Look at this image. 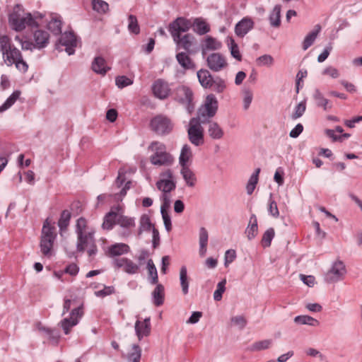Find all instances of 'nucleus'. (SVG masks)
<instances>
[{"label":"nucleus","mask_w":362,"mask_h":362,"mask_svg":"<svg viewBox=\"0 0 362 362\" xmlns=\"http://www.w3.org/2000/svg\"><path fill=\"white\" fill-rule=\"evenodd\" d=\"M191 27L190 21L183 17L177 18L170 23L168 31L176 45L177 50L183 49L189 54L194 53L191 48L194 45V37L191 34L181 35L182 33L187 32Z\"/></svg>","instance_id":"nucleus-1"},{"label":"nucleus","mask_w":362,"mask_h":362,"mask_svg":"<svg viewBox=\"0 0 362 362\" xmlns=\"http://www.w3.org/2000/svg\"><path fill=\"white\" fill-rule=\"evenodd\" d=\"M95 230L89 226L86 218H79L76 224V233L77 235L76 250L83 252L86 250L89 256H93L97 252L95 243L94 234Z\"/></svg>","instance_id":"nucleus-2"},{"label":"nucleus","mask_w":362,"mask_h":362,"mask_svg":"<svg viewBox=\"0 0 362 362\" xmlns=\"http://www.w3.org/2000/svg\"><path fill=\"white\" fill-rule=\"evenodd\" d=\"M42 17V14L39 13L33 16L26 12L21 5L16 4L8 15V24L12 30L21 32L27 27H37L36 19Z\"/></svg>","instance_id":"nucleus-3"},{"label":"nucleus","mask_w":362,"mask_h":362,"mask_svg":"<svg viewBox=\"0 0 362 362\" xmlns=\"http://www.w3.org/2000/svg\"><path fill=\"white\" fill-rule=\"evenodd\" d=\"M0 51L7 66L15 64L20 71L25 72L28 70V66L23 59L20 50L11 44L10 37L6 35L0 34Z\"/></svg>","instance_id":"nucleus-4"},{"label":"nucleus","mask_w":362,"mask_h":362,"mask_svg":"<svg viewBox=\"0 0 362 362\" xmlns=\"http://www.w3.org/2000/svg\"><path fill=\"white\" fill-rule=\"evenodd\" d=\"M148 151L151 153L149 160L153 165L168 167L174 162V158L167 151L165 145L160 141L151 142L148 147Z\"/></svg>","instance_id":"nucleus-5"},{"label":"nucleus","mask_w":362,"mask_h":362,"mask_svg":"<svg viewBox=\"0 0 362 362\" xmlns=\"http://www.w3.org/2000/svg\"><path fill=\"white\" fill-rule=\"evenodd\" d=\"M56 237L54 226L51 225L48 218L46 219L42 226L40 244V251L43 255L48 257L52 255V247Z\"/></svg>","instance_id":"nucleus-6"},{"label":"nucleus","mask_w":362,"mask_h":362,"mask_svg":"<svg viewBox=\"0 0 362 362\" xmlns=\"http://www.w3.org/2000/svg\"><path fill=\"white\" fill-rule=\"evenodd\" d=\"M202 122L194 117L189 120L187 134L189 141L196 146L202 145L204 142V129L202 127Z\"/></svg>","instance_id":"nucleus-7"},{"label":"nucleus","mask_w":362,"mask_h":362,"mask_svg":"<svg viewBox=\"0 0 362 362\" xmlns=\"http://www.w3.org/2000/svg\"><path fill=\"white\" fill-rule=\"evenodd\" d=\"M217 110L218 100L213 94H210L206 97L204 106L199 109L198 116L195 118L206 123L216 115Z\"/></svg>","instance_id":"nucleus-8"},{"label":"nucleus","mask_w":362,"mask_h":362,"mask_svg":"<svg viewBox=\"0 0 362 362\" xmlns=\"http://www.w3.org/2000/svg\"><path fill=\"white\" fill-rule=\"evenodd\" d=\"M156 185L158 189L162 192H170L175 190L176 181L172 170L166 169L161 172Z\"/></svg>","instance_id":"nucleus-9"},{"label":"nucleus","mask_w":362,"mask_h":362,"mask_svg":"<svg viewBox=\"0 0 362 362\" xmlns=\"http://www.w3.org/2000/svg\"><path fill=\"white\" fill-rule=\"evenodd\" d=\"M151 128L158 135L168 134L173 128V124L171 120L162 115L154 117L151 120Z\"/></svg>","instance_id":"nucleus-10"},{"label":"nucleus","mask_w":362,"mask_h":362,"mask_svg":"<svg viewBox=\"0 0 362 362\" xmlns=\"http://www.w3.org/2000/svg\"><path fill=\"white\" fill-rule=\"evenodd\" d=\"M76 37L73 32H65L61 36L59 42L56 44V49L59 52L63 51V47H65L64 51L69 54H74L75 47H76Z\"/></svg>","instance_id":"nucleus-11"},{"label":"nucleus","mask_w":362,"mask_h":362,"mask_svg":"<svg viewBox=\"0 0 362 362\" xmlns=\"http://www.w3.org/2000/svg\"><path fill=\"white\" fill-rule=\"evenodd\" d=\"M83 315V305H80L71 311L69 317H65L60 322L59 324L65 334H69L71 329L79 322Z\"/></svg>","instance_id":"nucleus-12"},{"label":"nucleus","mask_w":362,"mask_h":362,"mask_svg":"<svg viewBox=\"0 0 362 362\" xmlns=\"http://www.w3.org/2000/svg\"><path fill=\"white\" fill-rule=\"evenodd\" d=\"M345 274V265L341 261H337L326 274L325 279L327 282H337L342 279Z\"/></svg>","instance_id":"nucleus-13"},{"label":"nucleus","mask_w":362,"mask_h":362,"mask_svg":"<svg viewBox=\"0 0 362 362\" xmlns=\"http://www.w3.org/2000/svg\"><path fill=\"white\" fill-rule=\"evenodd\" d=\"M206 63L208 67L215 72L223 70L228 65L225 57L218 52L209 54L206 58Z\"/></svg>","instance_id":"nucleus-14"},{"label":"nucleus","mask_w":362,"mask_h":362,"mask_svg":"<svg viewBox=\"0 0 362 362\" xmlns=\"http://www.w3.org/2000/svg\"><path fill=\"white\" fill-rule=\"evenodd\" d=\"M112 263L117 268H123V270L129 274L138 273L140 268L139 264L126 257L115 258Z\"/></svg>","instance_id":"nucleus-15"},{"label":"nucleus","mask_w":362,"mask_h":362,"mask_svg":"<svg viewBox=\"0 0 362 362\" xmlns=\"http://www.w3.org/2000/svg\"><path fill=\"white\" fill-rule=\"evenodd\" d=\"M134 329L139 340H141L144 337H148L151 330V318L149 317H146L143 321L137 320L135 322Z\"/></svg>","instance_id":"nucleus-16"},{"label":"nucleus","mask_w":362,"mask_h":362,"mask_svg":"<svg viewBox=\"0 0 362 362\" xmlns=\"http://www.w3.org/2000/svg\"><path fill=\"white\" fill-rule=\"evenodd\" d=\"M152 91L155 97L163 100L169 95L170 88L165 81L158 79L152 85Z\"/></svg>","instance_id":"nucleus-17"},{"label":"nucleus","mask_w":362,"mask_h":362,"mask_svg":"<svg viewBox=\"0 0 362 362\" xmlns=\"http://www.w3.org/2000/svg\"><path fill=\"white\" fill-rule=\"evenodd\" d=\"M255 25V23L250 17H245L240 21L235 26V33L237 36L243 37L247 35Z\"/></svg>","instance_id":"nucleus-18"},{"label":"nucleus","mask_w":362,"mask_h":362,"mask_svg":"<svg viewBox=\"0 0 362 362\" xmlns=\"http://www.w3.org/2000/svg\"><path fill=\"white\" fill-rule=\"evenodd\" d=\"M117 224L124 230L121 233L122 237H128L131 234L132 228L135 227V218L122 214H118Z\"/></svg>","instance_id":"nucleus-19"},{"label":"nucleus","mask_w":362,"mask_h":362,"mask_svg":"<svg viewBox=\"0 0 362 362\" xmlns=\"http://www.w3.org/2000/svg\"><path fill=\"white\" fill-rule=\"evenodd\" d=\"M206 123H208L207 132L211 139L219 140L223 137L224 131L218 122L208 120Z\"/></svg>","instance_id":"nucleus-20"},{"label":"nucleus","mask_w":362,"mask_h":362,"mask_svg":"<svg viewBox=\"0 0 362 362\" xmlns=\"http://www.w3.org/2000/svg\"><path fill=\"white\" fill-rule=\"evenodd\" d=\"M33 38L36 49H40L47 46L49 35L45 30H37L34 33Z\"/></svg>","instance_id":"nucleus-21"},{"label":"nucleus","mask_w":362,"mask_h":362,"mask_svg":"<svg viewBox=\"0 0 362 362\" xmlns=\"http://www.w3.org/2000/svg\"><path fill=\"white\" fill-rule=\"evenodd\" d=\"M92 70L98 74L105 75L110 67L107 65L106 61L100 56L94 58L92 64Z\"/></svg>","instance_id":"nucleus-22"},{"label":"nucleus","mask_w":362,"mask_h":362,"mask_svg":"<svg viewBox=\"0 0 362 362\" xmlns=\"http://www.w3.org/2000/svg\"><path fill=\"white\" fill-rule=\"evenodd\" d=\"M180 174L187 187H194L196 185L197 177L189 166L181 167Z\"/></svg>","instance_id":"nucleus-23"},{"label":"nucleus","mask_w":362,"mask_h":362,"mask_svg":"<svg viewBox=\"0 0 362 362\" xmlns=\"http://www.w3.org/2000/svg\"><path fill=\"white\" fill-rule=\"evenodd\" d=\"M188 52H178L175 57L178 64L185 69H195L196 66L192 59L189 57Z\"/></svg>","instance_id":"nucleus-24"},{"label":"nucleus","mask_w":362,"mask_h":362,"mask_svg":"<svg viewBox=\"0 0 362 362\" xmlns=\"http://www.w3.org/2000/svg\"><path fill=\"white\" fill-rule=\"evenodd\" d=\"M177 99L182 104H189L192 100V90L186 86L179 87L177 90Z\"/></svg>","instance_id":"nucleus-25"},{"label":"nucleus","mask_w":362,"mask_h":362,"mask_svg":"<svg viewBox=\"0 0 362 362\" xmlns=\"http://www.w3.org/2000/svg\"><path fill=\"white\" fill-rule=\"evenodd\" d=\"M313 98L315 101L316 105L317 107L323 108L324 110L327 111L330 110L332 107L330 101L325 98L323 94L320 92L319 89H315Z\"/></svg>","instance_id":"nucleus-26"},{"label":"nucleus","mask_w":362,"mask_h":362,"mask_svg":"<svg viewBox=\"0 0 362 362\" xmlns=\"http://www.w3.org/2000/svg\"><path fill=\"white\" fill-rule=\"evenodd\" d=\"M192 156L193 155L191 147L187 144L184 145L181 149L179 156V164L180 165V167L189 166V163L191 162Z\"/></svg>","instance_id":"nucleus-27"},{"label":"nucleus","mask_w":362,"mask_h":362,"mask_svg":"<svg viewBox=\"0 0 362 362\" xmlns=\"http://www.w3.org/2000/svg\"><path fill=\"white\" fill-rule=\"evenodd\" d=\"M197 78L201 86L204 88H211V82L214 78L206 69H200L197 73Z\"/></svg>","instance_id":"nucleus-28"},{"label":"nucleus","mask_w":362,"mask_h":362,"mask_svg":"<svg viewBox=\"0 0 362 362\" xmlns=\"http://www.w3.org/2000/svg\"><path fill=\"white\" fill-rule=\"evenodd\" d=\"M156 285V286L151 293L152 301L156 306H160L164 302V286L158 283Z\"/></svg>","instance_id":"nucleus-29"},{"label":"nucleus","mask_w":362,"mask_h":362,"mask_svg":"<svg viewBox=\"0 0 362 362\" xmlns=\"http://www.w3.org/2000/svg\"><path fill=\"white\" fill-rule=\"evenodd\" d=\"M129 247L125 243H115L108 248L109 255L111 257L119 256L128 253Z\"/></svg>","instance_id":"nucleus-30"},{"label":"nucleus","mask_w":362,"mask_h":362,"mask_svg":"<svg viewBox=\"0 0 362 362\" xmlns=\"http://www.w3.org/2000/svg\"><path fill=\"white\" fill-rule=\"evenodd\" d=\"M118 214L110 211L108 212L104 217L103 223L102 224V228L104 230H111L113 226L117 224Z\"/></svg>","instance_id":"nucleus-31"},{"label":"nucleus","mask_w":362,"mask_h":362,"mask_svg":"<svg viewBox=\"0 0 362 362\" xmlns=\"http://www.w3.org/2000/svg\"><path fill=\"white\" fill-rule=\"evenodd\" d=\"M192 26L193 30L200 35H204L210 30L209 25L202 18H195Z\"/></svg>","instance_id":"nucleus-32"},{"label":"nucleus","mask_w":362,"mask_h":362,"mask_svg":"<svg viewBox=\"0 0 362 362\" xmlns=\"http://www.w3.org/2000/svg\"><path fill=\"white\" fill-rule=\"evenodd\" d=\"M258 227H257V221L255 215L252 214L250 216V223L245 230V234L248 238V240H251L253 239L257 234Z\"/></svg>","instance_id":"nucleus-33"},{"label":"nucleus","mask_w":362,"mask_h":362,"mask_svg":"<svg viewBox=\"0 0 362 362\" xmlns=\"http://www.w3.org/2000/svg\"><path fill=\"white\" fill-rule=\"evenodd\" d=\"M281 6L276 5L272 11L269 20L271 26L278 28L281 25Z\"/></svg>","instance_id":"nucleus-34"},{"label":"nucleus","mask_w":362,"mask_h":362,"mask_svg":"<svg viewBox=\"0 0 362 362\" xmlns=\"http://www.w3.org/2000/svg\"><path fill=\"white\" fill-rule=\"evenodd\" d=\"M260 171L261 169L259 168L255 169V172L250 177L246 185V191L247 194L250 195L253 193L259 180V174Z\"/></svg>","instance_id":"nucleus-35"},{"label":"nucleus","mask_w":362,"mask_h":362,"mask_svg":"<svg viewBox=\"0 0 362 362\" xmlns=\"http://www.w3.org/2000/svg\"><path fill=\"white\" fill-rule=\"evenodd\" d=\"M147 269L150 284L153 285L157 284V283H158V272L151 259H149L147 262Z\"/></svg>","instance_id":"nucleus-36"},{"label":"nucleus","mask_w":362,"mask_h":362,"mask_svg":"<svg viewBox=\"0 0 362 362\" xmlns=\"http://www.w3.org/2000/svg\"><path fill=\"white\" fill-rule=\"evenodd\" d=\"M273 341L272 339H264L261 341H257L251 344L248 350L250 351H260L262 350H266L270 348Z\"/></svg>","instance_id":"nucleus-37"},{"label":"nucleus","mask_w":362,"mask_h":362,"mask_svg":"<svg viewBox=\"0 0 362 362\" xmlns=\"http://www.w3.org/2000/svg\"><path fill=\"white\" fill-rule=\"evenodd\" d=\"M294 322L298 325H308L313 327H317L320 322L309 315H298L294 318Z\"/></svg>","instance_id":"nucleus-38"},{"label":"nucleus","mask_w":362,"mask_h":362,"mask_svg":"<svg viewBox=\"0 0 362 362\" xmlns=\"http://www.w3.org/2000/svg\"><path fill=\"white\" fill-rule=\"evenodd\" d=\"M180 281L183 294H187L189 291V280L187 276V270L185 266H182L180 268Z\"/></svg>","instance_id":"nucleus-39"},{"label":"nucleus","mask_w":362,"mask_h":362,"mask_svg":"<svg viewBox=\"0 0 362 362\" xmlns=\"http://www.w3.org/2000/svg\"><path fill=\"white\" fill-rule=\"evenodd\" d=\"M226 44L230 49L232 57L238 61H241L242 56L240 53L238 45L235 42L234 39L232 37H228L226 38Z\"/></svg>","instance_id":"nucleus-40"},{"label":"nucleus","mask_w":362,"mask_h":362,"mask_svg":"<svg viewBox=\"0 0 362 362\" xmlns=\"http://www.w3.org/2000/svg\"><path fill=\"white\" fill-rule=\"evenodd\" d=\"M62 20L59 16H53L48 22L47 28L54 35H59L62 32Z\"/></svg>","instance_id":"nucleus-41"},{"label":"nucleus","mask_w":362,"mask_h":362,"mask_svg":"<svg viewBox=\"0 0 362 362\" xmlns=\"http://www.w3.org/2000/svg\"><path fill=\"white\" fill-rule=\"evenodd\" d=\"M221 42L218 41L216 39L208 36L204 40V45L202 47L203 54L205 49L208 50H217L221 47Z\"/></svg>","instance_id":"nucleus-42"},{"label":"nucleus","mask_w":362,"mask_h":362,"mask_svg":"<svg viewBox=\"0 0 362 362\" xmlns=\"http://www.w3.org/2000/svg\"><path fill=\"white\" fill-rule=\"evenodd\" d=\"M20 90H15L5 101V103L0 106V112H4L10 108L21 95Z\"/></svg>","instance_id":"nucleus-43"},{"label":"nucleus","mask_w":362,"mask_h":362,"mask_svg":"<svg viewBox=\"0 0 362 362\" xmlns=\"http://www.w3.org/2000/svg\"><path fill=\"white\" fill-rule=\"evenodd\" d=\"M71 219V213L68 210H64L58 221V226L61 232L65 230L69 224Z\"/></svg>","instance_id":"nucleus-44"},{"label":"nucleus","mask_w":362,"mask_h":362,"mask_svg":"<svg viewBox=\"0 0 362 362\" xmlns=\"http://www.w3.org/2000/svg\"><path fill=\"white\" fill-rule=\"evenodd\" d=\"M211 88L216 93H223L226 88V83L225 80L219 76L215 77L211 82Z\"/></svg>","instance_id":"nucleus-45"},{"label":"nucleus","mask_w":362,"mask_h":362,"mask_svg":"<svg viewBox=\"0 0 362 362\" xmlns=\"http://www.w3.org/2000/svg\"><path fill=\"white\" fill-rule=\"evenodd\" d=\"M140 226L139 229V234H141L144 231H148L154 228L151 223L150 218L148 215H142L140 218Z\"/></svg>","instance_id":"nucleus-46"},{"label":"nucleus","mask_w":362,"mask_h":362,"mask_svg":"<svg viewBox=\"0 0 362 362\" xmlns=\"http://www.w3.org/2000/svg\"><path fill=\"white\" fill-rule=\"evenodd\" d=\"M319 30H313L309 33L305 37L303 42V49H308L315 41Z\"/></svg>","instance_id":"nucleus-47"},{"label":"nucleus","mask_w":362,"mask_h":362,"mask_svg":"<svg viewBox=\"0 0 362 362\" xmlns=\"http://www.w3.org/2000/svg\"><path fill=\"white\" fill-rule=\"evenodd\" d=\"M243 93V103L244 110H247L252 103L253 98V93L250 88H243L242 90Z\"/></svg>","instance_id":"nucleus-48"},{"label":"nucleus","mask_w":362,"mask_h":362,"mask_svg":"<svg viewBox=\"0 0 362 362\" xmlns=\"http://www.w3.org/2000/svg\"><path fill=\"white\" fill-rule=\"evenodd\" d=\"M92 5L93 9L100 13H105L109 9L108 4L103 0H93Z\"/></svg>","instance_id":"nucleus-49"},{"label":"nucleus","mask_w":362,"mask_h":362,"mask_svg":"<svg viewBox=\"0 0 362 362\" xmlns=\"http://www.w3.org/2000/svg\"><path fill=\"white\" fill-rule=\"evenodd\" d=\"M256 63L259 66H271L274 63V59L270 54H263L256 59Z\"/></svg>","instance_id":"nucleus-50"},{"label":"nucleus","mask_w":362,"mask_h":362,"mask_svg":"<svg viewBox=\"0 0 362 362\" xmlns=\"http://www.w3.org/2000/svg\"><path fill=\"white\" fill-rule=\"evenodd\" d=\"M128 30L130 33L134 34H139L140 28L138 24L137 18L134 15H129L128 17Z\"/></svg>","instance_id":"nucleus-51"},{"label":"nucleus","mask_w":362,"mask_h":362,"mask_svg":"<svg viewBox=\"0 0 362 362\" xmlns=\"http://www.w3.org/2000/svg\"><path fill=\"white\" fill-rule=\"evenodd\" d=\"M226 279H223L218 283L216 289L214 293V299L216 301H219L222 298L223 293L226 291Z\"/></svg>","instance_id":"nucleus-52"},{"label":"nucleus","mask_w":362,"mask_h":362,"mask_svg":"<svg viewBox=\"0 0 362 362\" xmlns=\"http://www.w3.org/2000/svg\"><path fill=\"white\" fill-rule=\"evenodd\" d=\"M133 79L126 76H119L115 78V84L119 88H124L133 84Z\"/></svg>","instance_id":"nucleus-53"},{"label":"nucleus","mask_w":362,"mask_h":362,"mask_svg":"<svg viewBox=\"0 0 362 362\" xmlns=\"http://www.w3.org/2000/svg\"><path fill=\"white\" fill-rule=\"evenodd\" d=\"M133 351L128 355L129 362H140L141 356V350L138 345L134 344L132 346Z\"/></svg>","instance_id":"nucleus-54"},{"label":"nucleus","mask_w":362,"mask_h":362,"mask_svg":"<svg viewBox=\"0 0 362 362\" xmlns=\"http://www.w3.org/2000/svg\"><path fill=\"white\" fill-rule=\"evenodd\" d=\"M306 110V103L305 101H301L295 107L294 112L291 115L293 119H297L298 118L302 117Z\"/></svg>","instance_id":"nucleus-55"},{"label":"nucleus","mask_w":362,"mask_h":362,"mask_svg":"<svg viewBox=\"0 0 362 362\" xmlns=\"http://www.w3.org/2000/svg\"><path fill=\"white\" fill-rule=\"evenodd\" d=\"M274 237V230L273 228L267 229L262 237V243L264 247H269L271 245L272 240Z\"/></svg>","instance_id":"nucleus-56"},{"label":"nucleus","mask_w":362,"mask_h":362,"mask_svg":"<svg viewBox=\"0 0 362 362\" xmlns=\"http://www.w3.org/2000/svg\"><path fill=\"white\" fill-rule=\"evenodd\" d=\"M160 199L162 202L160 211H167L170 206V192H162Z\"/></svg>","instance_id":"nucleus-57"},{"label":"nucleus","mask_w":362,"mask_h":362,"mask_svg":"<svg viewBox=\"0 0 362 362\" xmlns=\"http://www.w3.org/2000/svg\"><path fill=\"white\" fill-rule=\"evenodd\" d=\"M39 330L43 332L54 344L57 343L59 336L55 334L53 330L44 327H39Z\"/></svg>","instance_id":"nucleus-58"},{"label":"nucleus","mask_w":362,"mask_h":362,"mask_svg":"<svg viewBox=\"0 0 362 362\" xmlns=\"http://www.w3.org/2000/svg\"><path fill=\"white\" fill-rule=\"evenodd\" d=\"M115 293V288L113 286H104V288L95 292L97 297L103 298L105 296L111 295Z\"/></svg>","instance_id":"nucleus-59"},{"label":"nucleus","mask_w":362,"mask_h":362,"mask_svg":"<svg viewBox=\"0 0 362 362\" xmlns=\"http://www.w3.org/2000/svg\"><path fill=\"white\" fill-rule=\"evenodd\" d=\"M322 74L329 76L332 78H337L339 76V72L338 69L332 66L326 67L322 71Z\"/></svg>","instance_id":"nucleus-60"},{"label":"nucleus","mask_w":362,"mask_h":362,"mask_svg":"<svg viewBox=\"0 0 362 362\" xmlns=\"http://www.w3.org/2000/svg\"><path fill=\"white\" fill-rule=\"evenodd\" d=\"M236 257V252L234 250H228L225 253V267H228Z\"/></svg>","instance_id":"nucleus-61"},{"label":"nucleus","mask_w":362,"mask_h":362,"mask_svg":"<svg viewBox=\"0 0 362 362\" xmlns=\"http://www.w3.org/2000/svg\"><path fill=\"white\" fill-rule=\"evenodd\" d=\"M162 218L164 222V226L167 231H170L172 229L171 218L167 211H160Z\"/></svg>","instance_id":"nucleus-62"},{"label":"nucleus","mask_w":362,"mask_h":362,"mask_svg":"<svg viewBox=\"0 0 362 362\" xmlns=\"http://www.w3.org/2000/svg\"><path fill=\"white\" fill-rule=\"evenodd\" d=\"M268 211H269V213L274 217H278L279 215L277 204L275 201L272 199V194H270Z\"/></svg>","instance_id":"nucleus-63"},{"label":"nucleus","mask_w":362,"mask_h":362,"mask_svg":"<svg viewBox=\"0 0 362 362\" xmlns=\"http://www.w3.org/2000/svg\"><path fill=\"white\" fill-rule=\"evenodd\" d=\"M208 238L209 235L206 229L204 227H202L199 229V244L203 245H208Z\"/></svg>","instance_id":"nucleus-64"}]
</instances>
